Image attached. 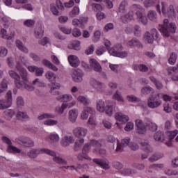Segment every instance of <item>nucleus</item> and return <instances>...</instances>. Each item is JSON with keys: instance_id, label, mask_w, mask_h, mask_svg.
Here are the masks:
<instances>
[{"instance_id": "6e6d98bb", "label": "nucleus", "mask_w": 178, "mask_h": 178, "mask_svg": "<svg viewBox=\"0 0 178 178\" xmlns=\"http://www.w3.org/2000/svg\"><path fill=\"white\" fill-rule=\"evenodd\" d=\"M113 99H115V101H118V102H124L123 97L122 95L119 94V91H116V92L113 95Z\"/></svg>"}, {"instance_id": "f3484780", "label": "nucleus", "mask_w": 178, "mask_h": 178, "mask_svg": "<svg viewBox=\"0 0 178 178\" xmlns=\"http://www.w3.org/2000/svg\"><path fill=\"white\" fill-rule=\"evenodd\" d=\"M140 145L142 147V149H143V151L146 152L145 154H142V159H145L148 158L149 152H152V147L147 141L141 142Z\"/></svg>"}, {"instance_id": "bf43d9fd", "label": "nucleus", "mask_w": 178, "mask_h": 178, "mask_svg": "<svg viewBox=\"0 0 178 178\" xmlns=\"http://www.w3.org/2000/svg\"><path fill=\"white\" fill-rule=\"evenodd\" d=\"M49 138L52 143H58V141H59V135L57 134H51L49 135Z\"/></svg>"}, {"instance_id": "39448f33", "label": "nucleus", "mask_w": 178, "mask_h": 178, "mask_svg": "<svg viewBox=\"0 0 178 178\" xmlns=\"http://www.w3.org/2000/svg\"><path fill=\"white\" fill-rule=\"evenodd\" d=\"M159 30L163 37H169L170 33H176V24L169 23V19H165L163 20V25H159Z\"/></svg>"}, {"instance_id": "7c9ffc66", "label": "nucleus", "mask_w": 178, "mask_h": 178, "mask_svg": "<svg viewBox=\"0 0 178 178\" xmlns=\"http://www.w3.org/2000/svg\"><path fill=\"white\" fill-rule=\"evenodd\" d=\"M90 84L92 87H93V88L97 91L102 92V88H104V85L102 83H99L95 79H92L90 81Z\"/></svg>"}, {"instance_id": "37998d69", "label": "nucleus", "mask_w": 178, "mask_h": 178, "mask_svg": "<svg viewBox=\"0 0 178 178\" xmlns=\"http://www.w3.org/2000/svg\"><path fill=\"white\" fill-rule=\"evenodd\" d=\"M7 31L6 29H2L1 30V34L2 38H6V40H12V37H15V32L11 33V35H7Z\"/></svg>"}, {"instance_id": "412c9836", "label": "nucleus", "mask_w": 178, "mask_h": 178, "mask_svg": "<svg viewBox=\"0 0 178 178\" xmlns=\"http://www.w3.org/2000/svg\"><path fill=\"white\" fill-rule=\"evenodd\" d=\"M135 123L137 127V133H138V134H145L147 128L144 123H143V121L141 120H136Z\"/></svg>"}, {"instance_id": "b1692460", "label": "nucleus", "mask_w": 178, "mask_h": 178, "mask_svg": "<svg viewBox=\"0 0 178 178\" xmlns=\"http://www.w3.org/2000/svg\"><path fill=\"white\" fill-rule=\"evenodd\" d=\"M115 118L118 122H120L122 124H124L129 122V116L122 113H117L115 115Z\"/></svg>"}, {"instance_id": "aec40b11", "label": "nucleus", "mask_w": 178, "mask_h": 178, "mask_svg": "<svg viewBox=\"0 0 178 178\" xmlns=\"http://www.w3.org/2000/svg\"><path fill=\"white\" fill-rule=\"evenodd\" d=\"M92 161L96 163V165H98L100 168H102V169H104L105 170L109 169V161H108V160L106 159H94Z\"/></svg>"}, {"instance_id": "a18cd8bd", "label": "nucleus", "mask_w": 178, "mask_h": 178, "mask_svg": "<svg viewBox=\"0 0 178 178\" xmlns=\"http://www.w3.org/2000/svg\"><path fill=\"white\" fill-rule=\"evenodd\" d=\"M16 44L17 48L20 49L22 52H24V54H27L29 52V49H27L24 46H23V42L20 41L19 40H16Z\"/></svg>"}, {"instance_id": "0e129e2a", "label": "nucleus", "mask_w": 178, "mask_h": 178, "mask_svg": "<svg viewBox=\"0 0 178 178\" xmlns=\"http://www.w3.org/2000/svg\"><path fill=\"white\" fill-rule=\"evenodd\" d=\"M33 85L36 86V87H44L45 83L40 80V79H36L33 81Z\"/></svg>"}, {"instance_id": "f704fd0d", "label": "nucleus", "mask_w": 178, "mask_h": 178, "mask_svg": "<svg viewBox=\"0 0 178 178\" xmlns=\"http://www.w3.org/2000/svg\"><path fill=\"white\" fill-rule=\"evenodd\" d=\"M147 17L149 20H151V22H154L156 23V22H158V15L156 14V12L154 10H149L147 13Z\"/></svg>"}, {"instance_id": "20e7f679", "label": "nucleus", "mask_w": 178, "mask_h": 178, "mask_svg": "<svg viewBox=\"0 0 178 178\" xmlns=\"http://www.w3.org/2000/svg\"><path fill=\"white\" fill-rule=\"evenodd\" d=\"M104 45L107 48L108 51L113 56H118V58H126L129 53L123 51V47L120 44H116L113 48H111V41L108 40H104Z\"/></svg>"}, {"instance_id": "4be33fe9", "label": "nucleus", "mask_w": 178, "mask_h": 178, "mask_svg": "<svg viewBox=\"0 0 178 178\" xmlns=\"http://www.w3.org/2000/svg\"><path fill=\"white\" fill-rule=\"evenodd\" d=\"M74 134L75 137L78 138H83V137H86L87 135V129L81 127H77L74 129Z\"/></svg>"}, {"instance_id": "6e6552de", "label": "nucleus", "mask_w": 178, "mask_h": 178, "mask_svg": "<svg viewBox=\"0 0 178 178\" xmlns=\"http://www.w3.org/2000/svg\"><path fill=\"white\" fill-rule=\"evenodd\" d=\"M161 5V12L163 16H167L168 17H169V19H175L176 17V13H175V7L173 6V5H170L167 10L166 6H168V4H166L165 2H162Z\"/></svg>"}, {"instance_id": "e433bc0d", "label": "nucleus", "mask_w": 178, "mask_h": 178, "mask_svg": "<svg viewBox=\"0 0 178 178\" xmlns=\"http://www.w3.org/2000/svg\"><path fill=\"white\" fill-rule=\"evenodd\" d=\"M127 45L129 47H138V48H143V44L138 40L133 38L127 42Z\"/></svg>"}, {"instance_id": "4468645a", "label": "nucleus", "mask_w": 178, "mask_h": 178, "mask_svg": "<svg viewBox=\"0 0 178 178\" xmlns=\"http://www.w3.org/2000/svg\"><path fill=\"white\" fill-rule=\"evenodd\" d=\"M65 7H63V4H62V1L60 0H57L55 3L51 4V11L52 12L53 15L55 16L59 15V10L58 9H60V10H63Z\"/></svg>"}, {"instance_id": "09e8293b", "label": "nucleus", "mask_w": 178, "mask_h": 178, "mask_svg": "<svg viewBox=\"0 0 178 178\" xmlns=\"http://www.w3.org/2000/svg\"><path fill=\"white\" fill-rule=\"evenodd\" d=\"M13 115H15V111L13 110L8 109L4 111V116L8 120L12 119Z\"/></svg>"}, {"instance_id": "a211bd4d", "label": "nucleus", "mask_w": 178, "mask_h": 178, "mask_svg": "<svg viewBox=\"0 0 178 178\" xmlns=\"http://www.w3.org/2000/svg\"><path fill=\"white\" fill-rule=\"evenodd\" d=\"M27 69L31 73H35V75L37 77H40L41 76H42V74H44V68L42 67L31 65L28 66Z\"/></svg>"}, {"instance_id": "f03ea898", "label": "nucleus", "mask_w": 178, "mask_h": 178, "mask_svg": "<svg viewBox=\"0 0 178 178\" xmlns=\"http://www.w3.org/2000/svg\"><path fill=\"white\" fill-rule=\"evenodd\" d=\"M39 154H47L51 156H54L53 158L54 162H56V163H59L60 165H66V161L60 157L56 156V153L49 149L42 148L40 150L32 149L28 153V156L29 158H37V155Z\"/></svg>"}, {"instance_id": "ddd939ff", "label": "nucleus", "mask_w": 178, "mask_h": 178, "mask_svg": "<svg viewBox=\"0 0 178 178\" xmlns=\"http://www.w3.org/2000/svg\"><path fill=\"white\" fill-rule=\"evenodd\" d=\"M2 141L3 143H6V144H8V152H14L15 154H20V152H22V150H20V149H19L15 146H12V141L8 137H6V136L2 137Z\"/></svg>"}, {"instance_id": "774afa93", "label": "nucleus", "mask_w": 178, "mask_h": 178, "mask_svg": "<svg viewBox=\"0 0 178 178\" xmlns=\"http://www.w3.org/2000/svg\"><path fill=\"white\" fill-rule=\"evenodd\" d=\"M78 101L81 102V104H83L85 106L88 105V99L83 96H79L78 97Z\"/></svg>"}, {"instance_id": "3c124183", "label": "nucleus", "mask_w": 178, "mask_h": 178, "mask_svg": "<svg viewBox=\"0 0 178 178\" xmlns=\"http://www.w3.org/2000/svg\"><path fill=\"white\" fill-rule=\"evenodd\" d=\"M154 38H155L149 32H146L145 33V40L147 41L148 44H152L154 42Z\"/></svg>"}, {"instance_id": "13d9d810", "label": "nucleus", "mask_w": 178, "mask_h": 178, "mask_svg": "<svg viewBox=\"0 0 178 178\" xmlns=\"http://www.w3.org/2000/svg\"><path fill=\"white\" fill-rule=\"evenodd\" d=\"M92 9L95 12H101V10H104V7L101 6V4L99 3H92Z\"/></svg>"}, {"instance_id": "f8f14e48", "label": "nucleus", "mask_w": 178, "mask_h": 178, "mask_svg": "<svg viewBox=\"0 0 178 178\" xmlns=\"http://www.w3.org/2000/svg\"><path fill=\"white\" fill-rule=\"evenodd\" d=\"M90 144L92 147H95L93 152H95V154H99L100 155H105L106 151L101 148V147H102V145L99 142L95 140H91Z\"/></svg>"}, {"instance_id": "9d476101", "label": "nucleus", "mask_w": 178, "mask_h": 178, "mask_svg": "<svg viewBox=\"0 0 178 178\" xmlns=\"http://www.w3.org/2000/svg\"><path fill=\"white\" fill-rule=\"evenodd\" d=\"M159 94H157L156 96L151 95L150 97L147 99V106L151 108V109H154L155 108H158L162 104V101L159 99Z\"/></svg>"}, {"instance_id": "c85d7f7f", "label": "nucleus", "mask_w": 178, "mask_h": 178, "mask_svg": "<svg viewBox=\"0 0 178 178\" xmlns=\"http://www.w3.org/2000/svg\"><path fill=\"white\" fill-rule=\"evenodd\" d=\"M79 116V111L77 109L70 110L69 112V120L72 122V123H75L76 120H77V117Z\"/></svg>"}, {"instance_id": "79ce46f5", "label": "nucleus", "mask_w": 178, "mask_h": 178, "mask_svg": "<svg viewBox=\"0 0 178 178\" xmlns=\"http://www.w3.org/2000/svg\"><path fill=\"white\" fill-rule=\"evenodd\" d=\"M141 92L144 95H148V94H154V92H155V90H154V88H151L149 86H147V87H144L141 90Z\"/></svg>"}, {"instance_id": "58836bf2", "label": "nucleus", "mask_w": 178, "mask_h": 178, "mask_svg": "<svg viewBox=\"0 0 178 178\" xmlns=\"http://www.w3.org/2000/svg\"><path fill=\"white\" fill-rule=\"evenodd\" d=\"M106 106H105V102L102 100H98L97 102V109L99 112H105Z\"/></svg>"}, {"instance_id": "393cba45", "label": "nucleus", "mask_w": 178, "mask_h": 178, "mask_svg": "<svg viewBox=\"0 0 178 178\" xmlns=\"http://www.w3.org/2000/svg\"><path fill=\"white\" fill-rule=\"evenodd\" d=\"M90 66L95 70V72H99L101 70H102V67H101V65L95 58H91L89 60Z\"/></svg>"}, {"instance_id": "72a5a7b5", "label": "nucleus", "mask_w": 178, "mask_h": 178, "mask_svg": "<svg viewBox=\"0 0 178 178\" xmlns=\"http://www.w3.org/2000/svg\"><path fill=\"white\" fill-rule=\"evenodd\" d=\"M134 70H140V72H143L145 73V72H148V67L144 64H135L133 65Z\"/></svg>"}, {"instance_id": "bb28decb", "label": "nucleus", "mask_w": 178, "mask_h": 178, "mask_svg": "<svg viewBox=\"0 0 178 178\" xmlns=\"http://www.w3.org/2000/svg\"><path fill=\"white\" fill-rule=\"evenodd\" d=\"M94 108H92L90 107L85 108L81 114V119H82L83 120L88 119L89 113L92 114L94 113Z\"/></svg>"}, {"instance_id": "680f3d73", "label": "nucleus", "mask_w": 178, "mask_h": 178, "mask_svg": "<svg viewBox=\"0 0 178 178\" xmlns=\"http://www.w3.org/2000/svg\"><path fill=\"white\" fill-rule=\"evenodd\" d=\"M134 33L136 37H140V35H141V27L138 25H136L134 27Z\"/></svg>"}, {"instance_id": "e2e57ef3", "label": "nucleus", "mask_w": 178, "mask_h": 178, "mask_svg": "<svg viewBox=\"0 0 178 178\" xmlns=\"http://www.w3.org/2000/svg\"><path fill=\"white\" fill-rule=\"evenodd\" d=\"M65 169H70V170H76L77 172V169H83V165L81 164H77L76 167L74 165H72V166H65L63 167Z\"/></svg>"}, {"instance_id": "052dcab7", "label": "nucleus", "mask_w": 178, "mask_h": 178, "mask_svg": "<svg viewBox=\"0 0 178 178\" xmlns=\"http://www.w3.org/2000/svg\"><path fill=\"white\" fill-rule=\"evenodd\" d=\"M44 124L46 126H56L58 124V120H47L44 121Z\"/></svg>"}, {"instance_id": "2eb2a0df", "label": "nucleus", "mask_w": 178, "mask_h": 178, "mask_svg": "<svg viewBox=\"0 0 178 178\" xmlns=\"http://www.w3.org/2000/svg\"><path fill=\"white\" fill-rule=\"evenodd\" d=\"M145 8H151V6H156V11L161 14V6L159 5V0H145L143 2Z\"/></svg>"}, {"instance_id": "2f4dec72", "label": "nucleus", "mask_w": 178, "mask_h": 178, "mask_svg": "<svg viewBox=\"0 0 178 178\" xmlns=\"http://www.w3.org/2000/svg\"><path fill=\"white\" fill-rule=\"evenodd\" d=\"M74 143V139L73 136H65L61 140V145L63 147H67L70 144H73Z\"/></svg>"}, {"instance_id": "c9c22d12", "label": "nucleus", "mask_w": 178, "mask_h": 178, "mask_svg": "<svg viewBox=\"0 0 178 178\" xmlns=\"http://www.w3.org/2000/svg\"><path fill=\"white\" fill-rule=\"evenodd\" d=\"M42 64L44 66L49 67V69H51V70H53L54 72H58V67H56V65H55L52 63H51V61H49L47 59H44L42 61Z\"/></svg>"}, {"instance_id": "cd10ccee", "label": "nucleus", "mask_w": 178, "mask_h": 178, "mask_svg": "<svg viewBox=\"0 0 178 178\" xmlns=\"http://www.w3.org/2000/svg\"><path fill=\"white\" fill-rule=\"evenodd\" d=\"M68 61L70 63V65L72 66V67H77V66L80 65V60H79V58H77V56H69Z\"/></svg>"}, {"instance_id": "4d7b16f0", "label": "nucleus", "mask_w": 178, "mask_h": 178, "mask_svg": "<svg viewBox=\"0 0 178 178\" xmlns=\"http://www.w3.org/2000/svg\"><path fill=\"white\" fill-rule=\"evenodd\" d=\"M29 115H27V114L24 112H21L19 111L17 113V119H18V120H23V119H28Z\"/></svg>"}, {"instance_id": "338daca9", "label": "nucleus", "mask_w": 178, "mask_h": 178, "mask_svg": "<svg viewBox=\"0 0 178 178\" xmlns=\"http://www.w3.org/2000/svg\"><path fill=\"white\" fill-rule=\"evenodd\" d=\"M161 158H162V156H161V154H154L150 158H149V161L150 162H155V161H158L159 159H161Z\"/></svg>"}, {"instance_id": "603ef678", "label": "nucleus", "mask_w": 178, "mask_h": 178, "mask_svg": "<svg viewBox=\"0 0 178 178\" xmlns=\"http://www.w3.org/2000/svg\"><path fill=\"white\" fill-rule=\"evenodd\" d=\"M176 60H177V54L172 53L168 59V63L170 65H175V63H176Z\"/></svg>"}, {"instance_id": "de8ad7c7", "label": "nucleus", "mask_w": 178, "mask_h": 178, "mask_svg": "<svg viewBox=\"0 0 178 178\" xmlns=\"http://www.w3.org/2000/svg\"><path fill=\"white\" fill-rule=\"evenodd\" d=\"M39 120H42V119H55V115L51 113H44L38 116Z\"/></svg>"}, {"instance_id": "6ab92c4d", "label": "nucleus", "mask_w": 178, "mask_h": 178, "mask_svg": "<svg viewBox=\"0 0 178 178\" xmlns=\"http://www.w3.org/2000/svg\"><path fill=\"white\" fill-rule=\"evenodd\" d=\"M129 144H130L129 138H126L124 139H122L120 143H119V140H118L117 147L115 151H117V152H122V151H123V148H125V147H127V145H129Z\"/></svg>"}, {"instance_id": "dca6fc26", "label": "nucleus", "mask_w": 178, "mask_h": 178, "mask_svg": "<svg viewBox=\"0 0 178 178\" xmlns=\"http://www.w3.org/2000/svg\"><path fill=\"white\" fill-rule=\"evenodd\" d=\"M178 134L177 129H175L172 131H167L165 133V135L167 136V138H165V142H164L168 147H171L172 145V140L175 137H176Z\"/></svg>"}, {"instance_id": "7ed1b4c3", "label": "nucleus", "mask_w": 178, "mask_h": 178, "mask_svg": "<svg viewBox=\"0 0 178 178\" xmlns=\"http://www.w3.org/2000/svg\"><path fill=\"white\" fill-rule=\"evenodd\" d=\"M58 101L63 102L60 107H56V111L59 115H62L66 108H72L76 105V101L73 100L72 95H60L57 97Z\"/></svg>"}, {"instance_id": "c756f323", "label": "nucleus", "mask_w": 178, "mask_h": 178, "mask_svg": "<svg viewBox=\"0 0 178 178\" xmlns=\"http://www.w3.org/2000/svg\"><path fill=\"white\" fill-rule=\"evenodd\" d=\"M17 143H19V144L24 145V147H34V143L29 138H26L24 140L17 139Z\"/></svg>"}, {"instance_id": "423d86ee", "label": "nucleus", "mask_w": 178, "mask_h": 178, "mask_svg": "<svg viewBox=\"0 0 178 178\" xmlns=\"http://www.w3.org/2000/svg\"><path fill=\"white\" fill-rule=\"evenodd\" d=\"M45 77L51 83L49 85V87L51 88V94L53 95H58L59 94V92L56 90H59L60 88V84L58 83H54L55 80H56V75L55 73H54L51 71H47L45 74Z\"/></svg>"}, {"instance_id": "4c0bfd02", "label": "nucleus", "mask_w": 178, "mask_h": 178, "mask_svg": "<svg viewBox=\"0 0 178 178\" xmlns=\"http://www.w3.org/2000/svg\"><path fill=\"white\" fill-rule=\"evenodd\" d=\"M134 17V13L131 11L125 16H121V19L122 20L123 23H127L129 20H133Z\"/></svg>"}, {"instance_id": "864d4df0", "label": "nucleus", "mask_w": 178, "mask_h": 178, "mask_svg": "<svg viewBox=\"0 0 178 178\" xmlns=\"http://www.w3.org/2000/svg\"><path fill=\"white\" fill-rule=\"evenodd\" d=\"M104 112H106V115H108V116H112L113 113V105L106 106Z\"/></svg>"}, {"instance_id": "c03bdc74", "label": "nucleus", "mask_w": 178, "mask_h": 178, "mask_svg": "<svg viewBox=\"0 0 178 178\" xmlns=\"http://www.w3.org/2000/svg\"><path fill=\"white\" fill-rule=\"evenodd\" d=\"M146 125L151 131H156V130H158V126L152 121L147 122Z\"/></svg>"}, {"instance_id": "5701e85b", "label": "nucleus", "mask_w": 178, "mask_h": 178, "mask_svg": "<svg viewBox=\"0 0 178 178\" xmlns=\"http://www.w3.org/2000/svg\"><path fill=\"white\" fill-rule=\"evenodd\" d=\"M83 76H84V74H83V71L80 70H74L72 79L74 81H76V83H81V81H83Z\"/></svg>"}, {"instance_id": "1a4fd4ad", "label": "nucleus", "mask_w": 178, "mask_h": 178, "mask_svg": "<svg viewBox=\"0 0 178 178\" xmlns=\"http://www.w3.org/2000/svg\"><path fill=\"white\" fill-rule=\"evenodd\" d=\"M5 99H0V109L3 110L12 106V90H8Z\"/></svg>"}, {"instance_id": "f257e3e1", "label": "nucleus", "mask_w": 178, "mask_h": 178, "mask_svg": "<svg viewBox=\"0 0 178 178\" xmlns=\"http://www.w3.org/2000/svg\"><path fill=\"white\" fill-rule=\"evenodd\" d=\"M16 69L17 70H19L23 80V81H20V76H19L16 72L13 70L9 71V75L15 80L16 88H21V90L25 89L27 90V91H33V90H34V87L29 85L27 70L25 68L22 67V65H20L19 63H17Z\"/></svg>"}, {"instance_id": "69168bd1", "label": "nucleus", "mask_w": 178, "mask_h": 178, "mask_svg": "<svg viewBox=\"0 0 178 178\" xmlns=\"http://www.w3.org/2000/svg\"><path fill=\"white\" fill-rule=\"evenodd\" d=\"M24 26L26 27H33L35 24V21L33 19H27L24 22Z\"/></svg>"}, {"instance_id": "0eeeda50", "label": "nucleus", "mask_w": 178, "mask_h": 178, "mask_svg": "<svg viewBox=\"0 0 178 178\" xmlns=\"http://www.w3.org/2000/svg\"><path fill=\"white\" fill-rule=\"evenodd\" d=\"M131 9L136 11V15L138 22H140V23H142V24L144 26L147 25L148 23V19H147V17L144 16L145 9L143 8L140 4L132 5Z\"/></svg>"}, {"instance_id": "8fccbe9b", "label": "nucleus", "mask_w": 178, "mask_h": 178, "mask_svg": "<svg viewBox=\"0 0 178 178\" xmlns=\"http://www.w3.org/2000/svg\"><path fill=\"white\" fill-rule=\"evenodd\" d=\"M88 127H90V129H95V126H96V123H95V120H94V115H90L88 121Z\"/></svg>"}, {"instance_id": "9b49d317", "label": "nucleus", "mask_w": 178, "mask_h": 178, "mask_svg": "<svg viewBox=\"0 0 178 178\" xmlns=\"http://www.w3.org/2000/svg\"><path fill=\"white\" fill-rule=\"evenodd\" d=\"M91 145L92 146V145H91V142H90V144L87 143L84 145L82 149V154L77 156L78 159H80L81 161L83 159H87L88 161L91 160V158H90L87 154L90 149H91Z\"/></svg>"}, {"instance_id": "5fc2aeb1", "label": "nucleus", "mask_w": 178, "mask_h": 178, "mask_svg": "<svg viewBox=\"0 0 178 178\" xmlns=\"http://www.w3.org/2000/svg\"><path fill=\"white\" fill-rule=\"evenodd\" d=\"M6 90H8V83L6 82H1L0 83V95H2L4 92H6Z\"/></svg>"}, {"instance_id": "ea45409f", "label": "nucleus", "mask_w": 178, "mask_h": 178, "mask_svg": "<svg viewBox=\"0 0 178 178\" xmlns=\"http://www.w3.org/2000/svg\"><path fill=\"white\" fill-rule=\"evenodd\" d=\"M70 49H74L75 51L80 50V42L77 40L73 41L71 44H68Z\"/></svg>"}, {"instance_id": "49530a36", "label": "nucleus", "mask_w": 178, "mask_h": 178, "mask_svg": "<svg viewBox=\"0 0 178 178\" xmlns=\"http://www.w3.org/2000/svg\"><path fill=\"white\" fill-rule=\"evenodd\" d=\"M80 13V8L74 6L70 13V17H76Z\"/></svg>"}, {"instance_id": "473e14b6", "label": "nucleus", "mask_w": 178, "mask_h": 178, "mask_svg": "<svg viewBox=\"0 0 178 178\" xmlns=\"http://www.w3.org/2000/svg\"><path fill=\"white\" fill-rule=\"evenodd\" d=\"M154 138L155 141H160L161 143L165 142L166 139L165 138V135L163 134V132L162 131H157L154 136Z\"/></svg>"}, {"instance_id": "a878e982", "label": "nucleus", "mask_w": 178, "mask_h": 178, "mask_svg": "<svg viewBox=\"0 0 178 178\" xmlns=\"http://www.w3.org/2000/svg\"><path fill=\"white\" fill-rule=\"evenodd\" d=\"M84 23H87V19L86 17H82L80 19H74L72 21L73 26H76L81 29H84Z\"/></svg>"}, {"instance_id": "a19ab883", "label": "nucleus", "mask_w": 178, "mask_h": 178, "mask_svg": "<svg viewBox=\"0 0 178 178\" xmlns=\"http://www.w3.org/2000/svg\"><path fill=\"white\" fill-rule=\"evenodd\" d=\"M35 35L36 38H42L44 37V28L38 27L35 30Z\"/></svg>"}]
</instances>
